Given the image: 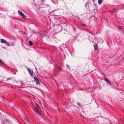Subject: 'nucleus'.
<instances>
[{
    "label": "nucleus",
    "mask_w": 124,
    "mask_h": 124,
    "mask_svg": "<svg viewBox=\"0 0 124 124\" xmlns=\"http://www.w3.org/2000/svg\"><path fill=\"white\" fill-rule=\"evenodd\" d=\"M36 106L34 107L33 108V110L36 112V113L38 115H40L39 112V108L38 105L37 103L36 104Z\"/></svg>",
    "instance_id": "nucleus-1"
},
{
    "label": "nucleus",
    "mask_w": 124,
    "mask_h": 124,
    "mask_svg": "<svg viewBox=\"0 0 124 124\" xmlns=\"http://www.w3.org/2000/svg\"><path fill=\"white\" fill-rule=\"evenodd\" d=\"M27 70L29 73L30 76L33 77V71L32 70H31L29 68H28L27 69Z\"/></svg>",
    "instance_id": "nucleus-2"
},
{
    "label": "nucleus",
    "mask_w": 124,
    "mask_h": 124,
    "mask_svg": "<svg viewBox=\"0 0 124 124\" xmlns=\"http://www.w3.org/2000/svg\"><path fill=\"white\" fill-rule=\"evenodd\" d=\"M18 14L20 16H22L24 18L26 16L24 15V14L21 11L18 10Z\"/></svg>",
    "instance_id": "nucleus-3"
},
{
    "label": "nucleus",
    "mask_w": 124,
    "mask_h": 124,
    "mask_svg": "<svg viewBox=\"0 0 124 124\" xmlns=\"http://www.w3.org/2000/svg\"><path fill=\"white\" fill-rule=\"evenodd\" d=\"M34 81H35L37 84H40L38 78L36 77H34Z\"/></svg>",
    "instance_id": "nucleus-4"
},
{
    "label": "nucleus",
    "mask_w": 124,
    "mask_h": 124,
    "mask_svg": "<svg viewBox=\"0 0 124 124\" xmlns=\"http://www.w3.org/2000/svg\"><path fill=\"white\" fill-rule=\"evenodd\" d=\"M0 41L2 43H4L6 42V40L4 39H0Z\"/></svg>",
    "instance_id": "nucleus-5"
},
{
    "label": "nucleus",
    "mask_w": 124,
    "mask_h": 124,
    "mask_svg": "<svg viewBox=\"0 0 124 124\" xmlns=\"http://www.w3.org/2000/svg\"><path fill=\"white\" fill-rule=\"evenodd\" d=\"M24 120H25V121L26 122H28V118L26 116H25L24 117Z\"/></svg>",
    "instance_id": "nucleus-6"
},
{
    "label": "nucleus",
    "mask_w": 124,
    "mask_h": 124,
    "mask_svg": "<svg viewBox=\"0 0 124 124\" xmlns=\"http://www.w3.org/2000/svg\"><path fill=\"white\" fill-rule=\"evenodd\" d=\"M103 0H98V2L99 5L101 4Z\"/></svg>",
    "instance_id": "nucleus-7"
},
{
    "label": "nucleus",
    "mask_w": 124,
    "mask_h": 124,
    "mask_svg": "<svg viewBox=\"0 0 124 124\" xmlns=\"http://www.w3.org/2000/svg\"><path fill=\"white\" fill-rule=\"evenodd\" d=\"M5 44L6 45H7L8 46H9V43L8 42H7L6 41V42H5Z\"/></svg>",
    "instance_id": "nucleus-8"
},
{
    "label": "nucleus",
    "mask_w": 124,
    "mask_h": 124,
    "mask_svg": "<svg viewBox=\"0 0 124 124\" xmlns=\"http://www.w3.org/2000/svg\"><path fill=\"white\" fill-rule=\"evenodd\" d=\"M94 47L95 49H97V46L96 45H94Z\"/></svg>",
    "instance_id": "nucleus-9"
},
{
    "label": "nucleus",
    "mask_w": 124,
    "mask_h": 124,
    "mask_svg": "<svg viewBox=\"0 0 124 124\" xmlns=\"http://www.w3.org/2000/svg\"><path fill=\"white\" fill-rule=\"evenodd\" d=\"M104 78L105 79V81L106 82H108V81H109V79L107 78L106 77H105Z\"/></svg>",
    "instance_id": "nucleus-10"
},
{
    "label": "nucleus",
    "mask_w": 124,
    "mask_h": 124,
    "mask_svg": "<svg viewBox=\"0 0 124 124\" xmlns=\"http://www.w3.org/2000/svg\"><path fill=\"white\" fill-rule=\"evenodd\" d=\"M29 44L31 45H32V42L31 41H30L29 42Z\"/></svg>",
    "instance_id": "nucleus-11"
},
{
    "label": "nucleus",
    "mask_w": 124,
    "mask_h": 124,
    "mask_svg": "<svg viewBox=\"0 0 124 124\" xmlns=\"http://www.w3.org/2000/svg\"><path fill=\"white\" fill-rule=\"evenodd\" d=\"M107 82V84L109 85H111V84L109 81H108V82Z\"/></svg>",
    "instance_id": "nucleus-12"
},
{
    "label": "nucleus",
    "mask_w": 124,
    "mask_h": 124,
    "mask_svg": "<svg viewBox=\"0 0 124 124\" xmlns=\"http://www.w3.org/2000/svg\"><path fill=\"white\" fill-rule=\"evenodd\" d=\"M82 25L84 26V27H85L86 25L85 24L82 23Z\"/></svg>",
    "instance_id": "nucleus-13"
},
{
    "label": "nucleus",
    "mask_w": 124,
    "mask_h": 124,
    "mask_svg": "<svg viewBox=\"0 0 124 124\" xmlns=\"http://www.w3.org/2000/svg\"><path fill=\"white\" fill-rule=\"evenodd\" d=\"M6 121H7L8 122H9V120L8 119H6Z\"/></svg>",
    "instance_id": "nucleus-14"
},
{
    "label": "nucleus",
    "mask_w": 124,
    "mask_h": 124,
    "mask_svg": "<svg viewBox=\"0 0 124 124\" xmlns=\"http://www.w3.org/2000/svg\"><path fill=\"white\" fill-rule=\"evenodd\" d=\"M0 63H2V61H1V60H0Z\"/></svg>",
    "instance_id": "nucleus-15"
},
{
    "label": "nucleus",
    "mask_w": 124,
    "mask_h": 124,
    "mask_svg": "<svg viewBox=\"0 0 124 124\" xmlns=\"http://www.w3.org/2000/svg\"><path fill=\"white\" fill-rule=\"evenodd\" d=\"M67 66L69 67H70V66H69L68 65H67Z\"/></svg>",
    "instance_id": "nucleus-16"
},
{
    "label": "nucleus",
    "mask_w": 124,
    "mask_h": 124,
    "mask_svg": "<svg viewBox=\"0 0 124 124\" xmlns=\"http://www.w3.org/2000/svg\"><path fill=\"white\" fill-rule=\"evenodd\" d=\"M114 11H115V10H113V12Z\"/></svg>",
    "instance_id": "nucleus-17"
},
{
    "label": "nucleus",
    "mask_w": 124,
    "mask_h": 124,
    "mask_svg": "<svg viewBox=\"0 0 124 124\" xmlns=\"http://www.w3.org/2000/svg\"><path fill=\"white\" fill-rule=\"evenodd\" d=\"M119 29H121V28H119Z\"/></svg>",
    "instance_id": "nucleus-18"
}]
</instances>
